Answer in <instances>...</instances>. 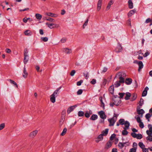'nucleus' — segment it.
<instances>
[{
	"mask_svg": "<svg viewBox=\"0 0 152 152\" xmlns=\"http://www.w3.org/2000/svg\"><path fill=\"white\" fill-rule=\"evenodd\" d=\"M150 54V53L148 51H147L145 54L143 56L145 57H147Z\"/></svg>",
	"mask_w": 152,
	"mask_h": 152,
	"instance_id": "774afa93",
	"label": "nucleus"
},
{
	"mask_svg": "<svg viewBox=\"0 0 152 152\" xmlns=\"http://www.w3.org/2000/svg\"><path fill=\"white\" fill-rule=\"evenodd\" d=\"M84 112L82 111H79L78 113V115L79 117H82L84 115Z\"/></svg>",
	"mask_w": 152,
	"mask_h": 152,
	"instance_id": "4c0bfd02",
	"label": "nucleus"
},
{
	"mask_svg": "<svg viewBox=\"0 0 152 152\" xmlns=\"http://www.w3.org/2000/svg\"><path fill=\"white\" fill-rule=\"evenodd\" d=\"M89 74V73L88 72H87L86 73H83V76L85 77V78L87 79L88 78V75Z\"/></svg>",
	"mask_w": 152,
	"mask_h": 152,
	"instance_id": "bf43d9fd",
	"label": "nucleus"
},
{
	"mask_svg": "<svg viewBox=\"0 0 152 152\" xmlns=\"http://www.w3.org/2000/svg\"><path fill=\"white\" fill-rule=\"evenodd\" d=\"M151 115L149 113L147 114L145 116L147 119H149L151 117Z\"/></svg>",
	"mask_w": 152,
	"mask_h": 152,
	"instance_id": "e2e57ef3",
	"label": "nucleus"
},
{
	"mask_svg": "<svg viewBox=\"0 0 152 152\" xmlns=\"http://www.w3.org/2000/svg\"><path fill=\"white\" fill-rule=\"evenodd\" d=\"M46 24L50 29H52L56 27V24H49L48 23H46Z\"/></svg>",
	"mask_w": 152,
	"mask_h": 152,
	"instance_id": "2eb2a0df",
	"label": "nucleus"
},
{
	"mask_svg": "<svg viewBox=\"0 0 152 152\" xmlns=\"http://www.w3.org/2000/svg\"><path fill=\"white\" fill-rule=\"evenodd\" d=\"M24 33L26 35L29 36L31 35L32 33L31 31L27 30L24 32Z\"/></svg>",
	"mask_w": 152,
	"mask_h": 152,
	"instance_id": "7c9ffc66",
	"label": "nucleus"
},
{
	"mask_svg": "<svg viewBox=\"0 0 152 152\" xmlns=\"http://www.w3.org/2000/svg\"><path fill=\"white\" fill-rule=\"evenodd\" d=\"M149 90V88L147 86L146 87L143 91L142 94V96H145L147 95L148 91Z\"/></svg>",
	"mask_w": 152,
	"mask_h": 152,
	"instance_id": "6e6552de",
	"label": "nucleus"
},
{
	"mask_svg": "<svg viewBox=\"0 0 152 152\" xmlns=\"http://www.w3.org/2000/svg\"><path fill=\"white\" fill-rule=\"evenodd\" d=\"M5 126V124L4 123H2L0 124V130L3 129Z\"/></svg>",
	"mask_w": 152,
	"mask_h": 152,
	"instance_id": "de8ad7c7",
	"label": "nucleus"
},
{
	"mask_svg": "<svg viewBox=\"0 0 152 152\" xmlns=\"http://www.w3.org/2000/svg\"><path fill=\"white\" fill-rule=\"evenodd\" d=\"M136 12L135 10H130L128 14V16L129 18L131 17Z\"/></svg>",
	"mask_w": 152,
	"mask_h": 152,
	"instance_id": "aec40b11",
	"label": "nucleus"
},
{
	"mask_svg": "<svg viewBox=\"0 0 152 152\" xmlns=\"http://www.w3.org/2000/svg\"><path fill=\"white\" fill-rule=\"evenodd\" d=\"M116 135L115 134H113L111 135V136H110V140L111 141H112V140H113L114 138L115 137Z\"/></svg>",
	"mask_w": 152,
	"mask_h": 152,
	"instance_id": "3c124183",
	"label": "nucleus"
},
{
	"mask_svg": "<svg viewBox=\"0 0 152 152\" xmlns=\"http://www.w3.org/2000/svg\"><path fill=\"white\" fill-rule=\"evenodd\" d=\"M125 143H122V142H119L118 144V146L120 148H122L124 146Z\"/></svg>",
	"mask_w": 152,
	"mask_h": 152,
	"instance_id": "c9c22d12",
	"label": "nucleus"
},
{
	"mask_svg": "<svg viewBox=\"0 0 152 152\" xmlns=\"http://www.w3.org/2000/svg\"><path fill=\"white\" fill-rule=\"evenodd\" d=\"M126 96L125 97V99L126 100H129L131 96V94L129 92H127L126 93Z\"/></svg>",
	"mask_w": 152,
	"mask_h": 152,
	"instance_id": "c756f323",
	"label": "nucleus"
},
{
	"mask_svg": "<svg viewBox=\"0 0 152 152\" xmlns=\"http://www.w3.org/2000/svg\"><path fill=\"white\" fill-rule=\"evenodd\" d=\"M83 92L82 89H79L77 92V94L78 95H80Z\"/></svg>",
	"mask_w": 152,
	"mask_h": 152,
	"instance_id": "5fc2aeb1",
	"label": "nucleus"
},
{
	"mask_svg": "<svg viewBox=\"0 0 152 152\" xmlns=\"http://www.w3.org/2000/svg\"><path fill=\"white\" fill-rule=\"evenodd\" d=\"M121 83L118 81H116L115 83V87L117 88L121 85Z\"/></svg>",
	"mask_w": 152,
	"mask_h": 152,
	"instance_id": "79ce46f5",
	"label": "nucleus"
},
{
	"mask_svg": "<svg viewBox=\"0 0 152 152\" xmlns=\"http://www.w3.org/2000/svg\"><path fill=\"white\" fill-rule=\"evenodd\" d=\"M99 100L101 103V106L103 107L104 109V104L103 103L102 101V97H100L99 98Z\"/></svg>",
	"mask_w": 152,
	"mask_h": 152,
	"instance_id": "72a5a7b5",
	"label": "nucleus"
},
{
	"mask_svg": "<svg viewBox=\"0 0 152 152\" xmlns=\"http://www.w3.org/2000/svg\"><path fill=\"white\" fill-rule=\"evenodd\" d=\"M88 18L86 20V21H85L84 24H83V28H85V27L88 24Z\"/></svg>",
	"mask_w": 152,
	"mask_h": 152,
	"instance_id": "864d4df0",
	"label": "nucleus"
},
{
	"mask_svg": "<svg viewBox=\"0 0 152 152\" xmlns=\"http://www.w3.org/2000/svg\"><path fill=\"white\" fill-rule=\"evenodd\" d=\"M28 75V73L27 72L25 65L23 68V76L25 78H26Z\"/></svg>",
	"mask_w": 152,
	"mask_h": 152,
	"instance_id": "0eeeda50",
	"label": "nucleus"
},
{
	"mask_svg": "<svg viewBox=\"0 0 152 152\" xmlns=\"http://www.w3.org/2000/svg\"><path fill=\"white\" fill-rule=\"evenodd\" d=\"M101 6L102 4H97V10L98 11H99L100 10Z\"/></svg>",
	"mask_w": 152,
	"mask_h": 152,
	"instance_id": "69168bd1",
	"label": "nucleus"
},
{
	"mask_svg": "<svg viewBox=\"0 0 152 152\" xmlns=\"http://www.w3.org/2000/svg\"><path fill=\"white\" fill-rule=\"evenodd\" d=\"M75 72H76V71L75 70H72L71 71V72L70 73V75H71V76H73L74 75Z\"/></svg>",
	"mask_w": 152,
	"mask_h": 152,
	"instance_id": "052dcab7",
	"label": "nucleus"
},
{
	"mask_svg": "<svg viewBox=\"0 0 152 152\" xmlns=\"http://www.w3.org/2000/svg\"><path fill=\"white\" fill-rule=\"evenodd\" d=\"M66 38H63L61 40V42L62 43H64L66 42Z\"/></svg>",
	"mask_w": 152,
	"mask_h": 152,
	"instance_id": "6e6d98bb",
	"label": "nucleus"
},
{
	"mask_svg": "<svg viewBox=\"0 0 152 152\" xmlns=\"http://www.w3.org/2000/svg\"><path fill=\"white\" fill-rule=\"evenodd\" d=\"M110 92L112 94H113L114 93V86L113 85L111 86L109 88V89Z\"/></svg>",
	"mask_w": 152,
	"mask_h": 152,
	"instance_id": "bb28decb",
	"label": "nucleus"
},
{
	"mask_svg": "<svg viewBox=\"0 0 152 152\" xmlns=\"http://www.w3.org/2000/svg\"><path fill=\"white\" fill-rule=\"evenodd\" d=\"M63 51L67 54H70L72 52L71 49H69L67 48H64L63 49Z\"/></svg>",
	"mask_w": 152,
	"mask_h": 152,
	"instance_id": "4468645a",
	"label": "nucleus"
},
{
	"mask_svg": "<svg viewBox=\"0 0 152 152\" xmlns=\"http://www.w3.org/2000/svg\"><path fill=\"white\" fill-rule=\"evenodd\" d=\"M10 83L15 86L17 88L18 87V85L16 82L10 79L9 80Z\"/></svg>",
	"mask_w": 152,
	"mask_h": 152,
	"instance_id": "e433bc0d",
	"label": "nucleus"
},
{
	"mask_svg": "<svg viewBox=\"0 0 152 152\" xmlns=\"http://www.w3.org/2000/svg\"><path fill=\"white\" fill-rule=\"evenodd\" d=\"M103 136L102 134H100L97 137L96 141L97 142H98L99 141L102 140L103 139Z\"/></svg>",
	"mask_w": 152,
	"mask_h": 152,
	"instance_id": "a211bd4d",
	"label": "nucleus"
},
{
	"mask_svg": "<svg viewBox=\"0 0 152 152\" xmlns=\"http://www.w3.org/2000/svg\"><path fill=\"white\" fill-rule=\"evenodd\" d=\"M107 70V68L106 67L103 68V70L101 72V73H104L106 72Z\"/></svg>",
	"mask_w": 152,
	"mask_h": 152,
	"instance_id": "13d9d810",
	"label": "nucleus"
},
{
	"mask_svg": "<svg viewBox=\"0 0 152 152\" xmlns=\"http://www.w3.org/2000/svg\"><path fill=\"white\" fill-rule=\"evenodd\" d=\"M144 100L143 99L141 98L140 99L139 104V105L140 106H141L144 103Z\"/></svg>",
	"mask_w": 152,
	"mask_h": 152,
	"instance_id": "603ef678",
	"label": "nucleus"
},
{
	"mask_svg": "<svg viewBox=\"0 0 152 152\" xmlns=\"http://www.w3.org/2000/svg\"><path fill=\"white\" fill-rule=\"evenodd\" d=\"M114 102L113 103H110V105L111 107H113L114 104H115L117 106H118L121 103V101L119 99L118 96H116L115 97V98L113 99Z\"/></svg>",
	"mask_w": 152,
	"mask_h": 152,
	"instance_id": "f257e3e1",
	"label": "nucleus"
},
{
	"mask_svg": "<svg viewBox=\"0 0 152 152\" xmlns=\"http://www.w3.org/2000/svg\"><path fill=\"white\" fill-rule=\"evenodd\" d=\"M46 18V20H47L49 21L50 22H55V20L49 17L48 18Z\"/></svg>",
	"mask_w": 152,
	"mask_h": 152,
	"instance_id": "ea45409f",
	"label": "nucleus"
},
{
	"mask_svg": "<svg viewBox=\"0 0 152 152\" xmlns=\"http://www.w3.org/2000/svg\"><path fill=\"white\" fill-rule=\"evenodd\" d=\"M138 64L139 66V69H138V71H140L141 70V69L143 68V65L142 61H139V62Z\"/></svg>",
	"mask_w": 152,
	"mask_h": 152,
	"instance_id": "4be33fe9",
	"label": "nucleus"
},
{
	"mask_svg": "<svg viewBox=\"0 0 152 152\" xmlns=\"http://www.w3.org/2000/svg\"><path fill=\"white\" fill-rule=\"evenodd\" d=\"M122 49V48L120 45V44L119 43L116 48L115 50V51L116 53H119L121 52Z\"/></svg>",
	"mask_w": 152,
	"mask_h": 152,
	"instance_id": "20e7f679",
	"label": "nucleus"
},
{
	"mask_svg": "<svg viewBox=\"0 0 152 152\" xmlns=\"http://www.w3.org/2000/svg\"><path fill=\"white\" fill-rule=\"evenodd\" d=\"M118 77L119 79V80L118 81L119 82H120L121 83H124L125 82L124 81V78L123 77H121L120 76H118Z\"/></svg>",
	"mask_w": 152,
	"mask_h": 152,
	"instance_id": "473e14b6",
	"label": "nucleus"
},
{
	"mask_svg": "<svg viewBox=\"0 0 152 152\" xmlns=\"http://www.w3.org/2000/svg\"><path fill=\"white\" fill-rule=\"evenodd\" d=\"M117 76H120L121 77L124 78L126 77V75L125 73H124V72H120L118 73V74H117Z\"/></svg>",
	"mask_w": 152,
	"mask_h": 152,
	"instance_id": "dca6fc26",
	"label": "nucleus"
},
{
	"mask_svg": "<svg viewBox=\"0 0 152 152\" xmlns=\"http://www.w3.org/2000/svg\"><path fill=\"white\" fill-rule=\"evenodd\" d=\"M142 137V135L140 134H137L136 138L138 139H140Z\"/></svg>",
	"mask_w": 152,
	"mask_h": 152,
	"instance_id": "8fccbe9b",
	"label": "nucleus"
},
{
	"mask_svg": "<svg viewBox=\"0 0 152 152\" xmlns=\"http://www.w3.org/2000/svg\"><path fill=\"white\" fill-rule=\"evenodd\" d=\"M125 94V93H119L118 94V95L120 96V97H118L119 99H120L121 98H123Z\"/></svg>",
	"mask_w": 152,
	"mask_h": 152,
	"instance_id": "a18cd8bd",
	"label": "nucleus"
},
{
	"mask_svg": "<svg viewBox=\"0 0 152 152\" xmlns=\"http://www.w3.org/2000/svg\"><path fill=\"white\" fill-rule=\"evenodd\" d=\"M83 82V81L82 80H80V81H78L77 83V85L78 86H80L81 83Z\"/></svg>",
	"mask_w": 152,
	"mask_h": 152,
	"instance_id": "0e129e2a",
	"label": "nucleus"
},
{
	"mask_svg": "<svg viewBox=\"0 0 152 152\" xmlns=\"http://www.w3.org/2000/svg\"><path fill=\"white\" fill-rule=\"evenodd\" d=\"M124 124L125 125V127L124 128L125 129H128L130 126V123L127 121H126Z\"/></svg>",
	"mask_w": 152,
	"mask_h": 152,
	"instance_id": "b1692460",
	"label": "nucleus"
},
{
	"mask_svg": "<svg viewBox=\"0 0 152 152\" xmlns=\"http://www.w3.org/2000/svg\"><path fill=\"white\" fill-rule=\"evenodd\" d=\"M148 136L147 137L146 140H149L150 141H152V134L149 133V134H148Z\"/></svg>",
	"mask_w": 152,
	"mask_h": 152,
	"instance_id": "c85d7f7f",
	"label": "nucleus"
},
{
	"mask_svg": "<svg viewBox=\"0 0 152 152\" xmlns=\"http://www.w3.org/2000/svg\"><path fill=\"white\" fill-rule=\"evenodd\" d=\"M76 107V105L70 106L68 108L67 111V113L68 114H69L74 110V109Z\"/></svg>",
	"mask_w": 152,
	"mask_h": 152,
	"instance_id": "f8f14e48",
	"label": "nucleus"
},
{
	"mask_svg": "<svg viewBox=\"0 0 152 152\" xmlns=\"http://www.w3.org/2000/svg\"><path fill=\"white\" fill-rule=\"evenodd\" d=\"M98 118V116L96 115L93 114L91 117L90 119L91 120L94 121Z\"/></svg>",
	"mask_w": 152,
	"mask_h": 152,
	"instance_id": "393cba45",
	"label": "nucleus"
},
{
	"mask_svg": "<svg viewBox=\"0 0 152 152\" xmlns=\"http://www.w3.org/2000/svg\"><path fill=\"white\" fill-rule=\"evenodd\" d=\"M148 127L149 128V130H147L146 131V133L147 134H149V133H152V126L151 124L148 125Z\"/></svg>",
	"mask_w": 152,
	"mask_h": 152,
	"instance_id": "9b49d317",
	"label": "nucleus"
},
{
	"mask_svg": "<svg viewBox=\"0 0 152 152\" xmlns=\"http://www.w3.org/2000/svg\"><path fill=\"white\" fill-rule=\"evenodd\" d=\"M46 15L48 16L56 18L58 16V15L56 14H54L51 12H49L46 13Z\"/></svg>",
	"mask_w": 152,
	"mask_h": 152,
	"instance_id": "1a4fd4ad",
	"label": "nucleus"
},
{
	"mask_svg": "<svg viewBox=\"0 0 152 152\" xmlns=\"http://www.w3.org/2000/svg\"><path fill=\"white\" fill-rule=\"evenodd\" d=\"M35 16L36 18L39 20H40L42 18V15L38 13L36 14L35 15Z\"/></svg>",
	"mask_w": 152,
	"mask_h": 152,
	"instance_id": "f704fd0d",
	"label": "nucleus"
},
{
	"mask_svg": "<svg viewBox=\"0 0 152 152\" xmlns=\"http://www.w3.org/2000/svg\"><path fill=\"white\" fill-rule=\"evenodd\" d=\"M24 58L23 60V62L25 65L26 64L27 62L28 61V60L29 59V57L28 55H24Z\"/></svg>",
	"mask_w": 152,
	"mask_h": 152,
	"instance_id": "412c9836",
	"label": "nucleus"
},
{
	"mask_svg": "<svg viewBox=\"0 0 152 152\" xmlns=\"http://www.w3.org/2000/svg\"><path fill=\"white\" fill-rule=\"evenodd\" d=\"M108 129H106L104 130H103L101 134L103 136H105L107 135L108 133Z\"/></svg>",
	"mask_w": 152,
	"mask_h": 152,
	"instance_id": "a878e982",
	"label": "nucleus"
},
{
	"mask_svg": "<svg viewBox=\"0 0 152 152\" xmlns=\"http://www.w3.org/2000/svg\"><path fill=\"white\" fill-rule=\"evenodd\" d=\"M112 141L110 140L106 144V145L105 146V148L106 149H108L110 148L112 146Z\"/></svg>",
	"mask_w": 152,
	"mask_h": 152,
	"instance_id": "6ab92c4d",
	"label": "nucleus"
},
{
	"mask_svg": "<svg viewBox=\"0 0 152 152\" xmlns=\"http://www.w3.org/2000/svg\"><path fill=\"white\" fill-rule=\"evenodd\" d=\"M139 123V126L142 129L144 127V124L142 121L140 122Z\"/></svg>",
	"mask_w": 152,
	"mask_h": 152,
	"instance_id": "4d7b16f0",
	"label": "nucleus"
},
{
	"mask_svg": "<svg viewBox=\"0 0 152 152\" xmlns=\"http://www.w3.org/2000/svg\"><path fill=\"white\" fill-rule=\"evenodd\" d=\"M58 94V92L55 91L53 94L50 96V100L52 102L54 103L55 102L56 97H57Z\"/></svg>",
	"mask_w": 152,
	"mask_h": 152,
	"instance_id": "f03ea898",
	"label": "nucleus"
},
{
	"mask_svg": "<svg viewBox=\"0 0 152 152\" xmlns=\"http://www.w3.org/2000/svg\"><path fill=\"white\" fill-rule=\"evenodd\" d=\"M116 120V119H114V118L109 119L108 121L110 122L109 126H113Z\"/></svg>",
	"mask_w": 152,
	"mask_h": 152,
	"instance_id": "423d86ee",
	"label": "nucleus"
},
{
	"mask_svg": "<svg viewBox=\"0 0 152 152\" xmlns=\"http://www.w3.org/2000/svg\"><path fill=\"white\" fill-rule=\"evenodd\" d=\"M124 130L122 131V134L124 136L127 135L128 134V132L126 131L127 129H125V128H124Z\"/></svg>",
	"mask_w": 152,
	"mask_h": 152,
	"instance_id": "2f4dec72",
	"label": "nucleus"
},
{
	"mask_svg": "<svg viewBox=\"0 0 152 152\" xmlns=\"http://www.w3.org/2000/svg\"><path fill=\"white\" fill-rule=\"evenodd\" d=\"M84 115L87 118H88L90 116V114L88 112H86Z\"/></svg>",
	"mask_w": 152,
	"mask_h": 152,
	"instance_id": "680f3d73",
	"label": "nucleus"
},
{
	"mask_svg": "<svg viewBox=\"0 0 152 152\" xmlns=\"http://www.w3.org/2000/svg\"><path fill=\"white\" fill-rule=\"evenodd\" d=\"M113 0H111L109 2V3L107 7L106 10H109L110 8L111 5H112V4H113Z\"/></svg>",
	"mask_w": 152,
	"mask_h": 152,
	"instance_id": "cd10ccee",
	"label": "nucleus"
},
{
	"mask_svg": "<svg viewBox=\"0 0 152 152\" xmlns=\"http://www.w3.org/2000/svg\"><path fill=\"white\" fill-rule=\"evenodd\" d=\"M98 114L101 118L104 120L106 118L107 116L105 114L104 112L103 111L101 110L99 112Z\"/></svg>",
	"mask_w": 152,
	"mask_h": 152,
	"instance_id": "7ed1b4c3",
	"label": "nucleus"
},
{
	"mask_svg": "<svg viewBox=\"0 0 152 152\" xmlns=\"http://www.w3.org/2000/svg\"><path fill=\"white\" fill-rule=\"evenodd\" d=\"M37 133L38 131L37 130H35L30 134L29 136L31 137L34 138L36 136Z\"/></svg>",
	"mask_w": 152,
	"mask_h": 152,
	"instance_id": "9d476101",
	"label": "nucleus"
},
{
	"mask_svg": "<svg viewBox=\"0 0 152 152\" xmlns=\"http://www.w3.org/2000/svg\"><path fill=\"white\" fill-rule=\"evenodd\" d=\"M140 107H137V111L139 115H141V117H142L143 114L145 113V111L143 109H140Z\"/></svg>",
	"mask_w": 152,
	"mask_h": 152,
	"instance_id": "39448f33",
	"label": "nucleus"
},
{
	"mask_svg": "<svg viewBox=\"0 0 152 152\" xmlns=\"http://www.w3.org/2000/svg\"><path fill=\"white\" fill-rule=\"evenodd\" d=\"M66 131H67V129L66 128H64L62 132V133H61V135H62V136H64V135L66 133Z\"/></svg>",
	"mask_w": 152,
	"mask_h": 152,
	"instance_id": "37998d69",
	"label": "nucleus"
},
{
	"mask_svg": "<svg viewBox=\"0 0 152 152\" xmlns=\"http://www.w3.org/2000/svg\"><path fill=\"white\" fill-rule=\"evenodd\" d=\"M64 121V118H61L60 121L59 125L60 126H61L63 124Z\"/></svg>",
	"mask_w": 152,
	"mask_h": 152,
	"instance_id": "49530a36",
	"label": "nucleus"
},
{
	"mask_svg": "<svg viewBox=\"0 0 152 152\" xmlns=\"http://www.w3.org/2000/svg\"><path fill=\"white\" fill-rule=\"evenodd\" d=\"M125 82L127 85H130L132 82V80L130 78H126Z\"/></svg>",
	"mask_w": 152,
	"mask_h": 152,
	"instance_id": "f3484780",
	"label": "nucleus"
},
{
	"mask_svg": "<svg viewBox=\"0 0 152 152\" xmlns=\"http://www.w3.org/2000/svg\"><path fill=\"white\" fill-rule=\"evenodd\" d=\"M125 121L123 119H121L119 120V124L121 125H124Z\"/></svg>",
	"mask_w": 152,
	"mask_h": 152,
	"instance_id": "58836bf2",
	"label": "nucleus"
},
{
	"mask_svg": "<svg viewBox=\"0 0 152 152\" xmlns=\"http://www.w3.org/2000/svg\"><path fill=\"white\" fill-rule=\"evenodd\" d=\"M135 118L136 119V120L138 123H139L141 122L140 117L139 115H138L137 117L136 116L135 117Z\"/></svg>",
	"mask_w": 152,
	"mask_h": 152,
	"instance_id": "c03bdc74",
	"label": "nucleus"
},
{
	"mask_svg": "<svg viewBox=\"0 0 152 152\" xmlns=\"http://www.w3.org/2000/svg\"><path fill=\"white\" fill-rule=\"evenodd\" d=\"M137 97V95L135 94H133L132 96V98H131V101H133L135 100Z\"/></svg>",
	"mask_w": 152,
	"mask_h": 152,
	"instance_id": "a19ab883",
	"label": "nucleus"
},
{
	"mask_svg": "<svg viewBox=\"0 0 152 152\" xmlns=\"http://www.w3.org/2000/svg\"><path fill=\"white\" fill-rule=\"evenodd\" d=\"M136 148H132L130 150L129 152H136Z\"/></svg>",
	"mask_w": 152,
	"mask_h": 152,
	"instance_id": "338daca9",
	"label": "nucleus"
},
{
	"mask_svg": "<svg viewBox=\"0 0 152 152\" xmlns=\"http://www.w3.org/2000/svg\"><path fill=\"white\" fill-rule=\"evenodd\" d=\"M41 39L44 42H46L48 41V38L47 37H42Z\"/></svg>",
	"mask_w": 152,
	"mask_h": 152,
	"instance_id": "09e8293b",
	"label": "nucleus"
},
{
	"mask_svg": "<svg viewBox=\"0 0 152 152\" xmlns=\"http://www.w3.org/2000/svg\"><path fill=\"white\" fill-rule=\"evenodd\" d=\"M138 145L142 149V151L143 152H146V151L144 150V149L145 148V145L142 142H139L138 144Z\"/></svg>",
	"mask_w": 152,
	"mask_h": 152,
	"instance_id": "ddd939ff",
	"label": "nucleus"
},
{
	"mask_svg": "<svg viewBox=\"0 0 152 152\" xmlns=\"http://www.w3.org/2000/svg\"><path fill=\"white\" fill-rule=\"evenodd\" d=\"M128 4L129 6V7L130 9H132L133 8V3H132L131 0H129L128 1Z\"/></svg>",
	"mask_w": 152,
	"mask_h": 152,
	"instance_id": "5701e85b",
	"label": "nucleus"
}]
</instances>
